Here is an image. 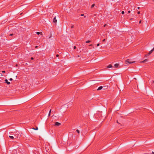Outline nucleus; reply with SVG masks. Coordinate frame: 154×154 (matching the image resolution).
Returning a JSON list of instances; mask_svg holds the SVG:
<instances>
[{"instance_id":"obj_1","label":"nucleus","mask_w":154,"mask_h":154,"mask_svg":"<svg viewBox=\"0 0 154 154\" xmlns=\"http://www.w3.org/2000/svg\"><path fill=\"white\" fill-rule=\"evenodd\" d=\"M21 135L19 133H18L17 132H16L15 134V139H18L20 138V137Z\"/></svg>"},{"instance_id":"obj_2","label":"nucleus","mask_w":154,"mask_h":154,"mask_svg":"<svg viewBox=\"0 0 154 154\" xmlns=\"http://www.w3.org/2000/svg\"><path fill=\"white\" fill-rule=\"evenodd\" d=\"M135 62L134 61H131L129 59H127L125 61V63L127 64H131Z\"/></svg>"},{"instance_id":"obj_3","label":"nucleus","mask_w":154,"mask_h":154,"mask_svg":"<svg viewBox=\"0 0 154 154\" xmlns=\"http://www.w3.org/2000/svg\"><path fill=\"white\" fill-rule=\"evenodd\" d=\"M53 22L55 23H56L57 22V20L56 19V17H55L53 19Z\"/></svg>"},{"instance_id":"obj_4","label":"nucleus","mask_w":154,"mask_h":154,"mask_svg":"<svg viewBox=\"0 0 154 154\" xmlns=\"http://www.w3.org/2000/svg\"><path fill=\"white\" fill-rule=\"evenodd\" d=\"M60 123L58 122H55V125L56 126H59L60 125Z\"/></svg>"},{"instance_id":"obj_5","label":"nucleus","mask_w":154,"mask_h":154,"mask_svg":"<svg viewBox=\"0 0 154 154\" xmlns=\"http://www.w3.org/2000/svg\"><path fill=\"white\" fill-rule=\"evenodd\" d=\"M5 82L8 85H9L10 83V82H8V80L7 79L5 80Z\"/></svg>"},{"instance_id":"obj_6","label":"nucleus","mask_w":154,"mask_h":154,"mask_svg":"<svg viewBox=\"0 0 154 154\" xmlns=\"http://www.w3.org/2000/svg\"><path fill=\"white\" fill-rule=\"evenodd\" d=\"M154 48H153L152 50H151L149 52V54H151L152 52L154 51Z\"/></svg>"},{"instance_id":"obj_7","label":"nucleus","mask_w":154,"mask_h":154,"mask_svg":"<svg viewBox=\"0 0 154 154\" xmlns=\"http://www.w3.org/2000/svg\"><path fill=\"white\" fill-rule=\"evenodd\" d=\"M103 87L102 86H100L98 88V89H97V90H101V89H103Z\"/></svg>"},{"instance_id":"obj_8","label":"nucleus","mask_w":154,"mask_h":154,"mask_svg":"<svg viewBox=\"0 0 154 154\" xmlns=\"http://www.w3.org/2000/svg\"><path fill=\"white\" fill-rule=\"evenodd\" d=\"M103 87V89L105 90L107 89L108 88V86H104Z\"/></svg>"},{"instance_id":"obj_9","label":"nucleus","mask_w":154,"mask_h":154,"mask_svg":"<svg viewBox=\"0 0 154 154\" xmlns=\"http://www.w3.org/2000/svg\"><path fill=\"white\" fill-rule=\"evenodd\" d=\"M119 64L116 63L114 65V66H115V67L117 68L118 67V66H119Z\"/></svg>"},{"instance_id":"obj_10","label":"nucleus","mask_w":154,"mask_h":154,"mask_svg":"<svg viewBox=\"0 0 154 154\" xmlns=\"http://www.w3.org/2000/svg\"><path fill=\"white\" fill-rule=\"evenodd\" d=\"M147 61H148V60L147 59H146L144 60H143V61H142V62L143 63H145Z\"/></svg>"},{"instance_id":"obj_11","label":"nucleus","mask_w":154,"mask_h":154,"mask_svg":"<svg viewBox=\"0 0 154 154\" xmlns=\"http://www.w3.org/2000/svg\"><path fill=\"white\" fill-rule=\"evenodd\" d=\"M108 68H111L112 67V66L111 64H109L107 67Z\"/></svg>"},{"instance_id":"obj_12","label":"nucleus","mask_w":154,"mask_h":154,"mask_svg":"<svg viewBox=\"0 0 154 154\" xmlns=\"http://www.w3.org/2000/svg\"><path fill=\"white\" fill-rule=\"evenodd\" d=\"M9 137L11 138V139H13L14 138V137L13 136H9Z\"/></svg>"},{"instance_id":"obj_13","label":"nucleus","mask_w":154,"mask_h":154,"mask_svg":"<svg viewBox=\"0 0 154 154\" xmlns=\"http://www.w3.org/2000/svg\"><path fill=\"white\" fill-rule=\"evenodd\" d=\"M51 109H50V111H49V114H48V116H50V114H51Z\"/></svg>"},{"instance_id":"obj_14","label":"nucleus","mask_w":154,"mask_h":154,"mask_svg":"<svg viewBox=\"0 0 154 154\" xmlns=\"http://www.w3.org/2000/svg\"><path fill=\"white\" fill-rule=\"evenodd\" d=\"M32 129H34L35 130H38V128L37 127H36V128H32Z\"/></svg>"},{"instance_id":"obj_15","label":"nucleus","mask_w":154,"mask_h":154,"mask_svg":"<svg viewBox=\"0 0 154 154\" xmlns=\"http://www.w3.org/2000/svg\"><path fill=\"white\" fill-rule=\"evenodd\" d=\"M90 42H91L90 41L88 40V41H86V43H88Z\"/></svg>"},{"instance_id":"obj_16","label":"nucleus","mask_w":154,"mask_h":154,"mask_svg":"<svg viewBox=\"0 0 154 154\" xmlns=\"http://www.w3.org/2000/svg\"><path fill=\"white\" fill-rule=\"evenodd\" d=\"M94 5H95L94 4H93V5H92L91 6V8H93V7H94Z\"/></svg>"},{"instance_id":"obj_17","label":"nucleus","mask_w":154,"mask_h":154,"mask_svg":"<svg viewBox=\"0 0 154 154\" xmlns=\"http://www.w3.org/2000/svg\"><path fill=\"white\" fill-rule=\"evenodd\" d=\"M76 131L78 133V134H79L80 133V131L78 130H76Z\"/></svg>"},{"instance_id":"obj_18","label":"nucleus","mask_w":154,"mask_h":154,"mask_svg":"<svg viewBox=\"0 0 154 154\" xmlns=\"http://www.w3.org/2000/svg\"><path fill=\"white\" fill-rule=\"evenodd\" d=\"M40 32H36V34H37V35H39L40 34Z\"/></svg>"},{"instance_id":"obj_19","label":"nucleus","mask_w":154,"mask_h":154,"mask_svg":"<svg viewBox=\"0 0 154 154\" xmlns=\"http://www.w3.org/2000/svg\"><path fill=\"white\" fill-rule=\"evenodd\" d=\"M149 53H148V54H146L145 56L146 57H147V56H149Z\"/></svg>"},{"instance_id":"obj_20","label":"nucleus","mask_w":154,"mask_h":154,"mask_svg":"<svg viewBox=\"0 0 154 154\" xmlns=\"http://www.w3.org/2000/svg\"><path fill=\"white\" fill-rule=\"evenodd\" d=\"M124 13H125V12H124V11H122V14H124Z\"/></svg>"},{"instance_id":"obj_21","label":"nucleus","mask_w":154,"mask_h":154,"mask_svg":"<svg viewBox=\"0 0 154 154\" xmlns=\"http://www.w3.org/2000/svg\"><path fill=\"white\" fill-rule=\"evenodd\" d=\"M9 80L10 81H12L13 80V79L12 78H10L9 79Z\"/></svg>"},{"instance_id":"obj_22","label":"nucleus","mask_w":154,"mask_h":154,"mask_svg":"<svg viewBox=\"0 0 154 154\" xmlns=\"http://www.w3.org/2000/svg\"><path fill=\"white\" fill-rule=\"evenodd\" d=\"M140 13V11H138V12H137V14H139Z\"/></svg>"},{"instance_id":"obj_23","label":"nucleus","mask_w":154,"mask_h":154,"mask_svg":"<svg viewBox=\"0 0 154 154\" xmlns=\"http://www.w3.org/2000/svg\"><path fill=\"white\" fill-rule=\"evenodd\" d=\"M13 35V34H11L10 35V36H12Z\"/></svg>"},{"instance_id":"obj_24","label":"nucleus","mask_w":154,"mask_h":154,"mask_svg":"<svg viewBox=\"0 0 154 154\" xmlns=\"http://www.w3.org/2000/svg\"><path fill=\"white\" fill-rule=\"evenodd\" d=\"M31 60H33L34 58H33V57H31Z\"/></svg>"},{"instance_id":"obj_25","label":"nucleus","mask_w":154,"mask_h":154,"mask_svg":"<svg viewBox=\"0 0 154 154\" xmlns=\"http://www.w3.org/2000/svg\"><path fill=\"white\" fill-rule=\"evenodd\" d=\"M99 45H100V44L99 43H98L97 44V46H99Z\"/></svg>"},{"instance_id":"obj_26","label":"nucleus","mask_w":154,"mask_h":154,"mask_svg":"<svg viewBox=\"0 0 154 154\" xmlns=\"http://www.w3.org/2000/svg\"><path fill=\"white\" fill-rule=\"evenodd\" d=\"M76 47L75 46H74V49H76Z\"/></svg>"},{"instance_id":"obj_27","label":"nucleus","mask_w":154,"mask_h":154,"mask_svg":"<svg viewBox=\"0 0 154 154\" xmlns=\"http://www.w3.org/2000/svg\"><path fill=\"white\" fill-rule=\"evenodd\" d=\"M106 24L104 25V27H105L106 26Z\"/></svg>"},{"instance_id":"obj_28","label":"nucleus","mask_w":154,"mask_h":154,"mask_svg":"<svg viewBox=\"0 0 154 154\" xmlns=\"http://www.w3.org/2000/svg\"><path fill=\"white\" fill-rule=\"evenodd\" d=\"M2 72L3 73H5V71H2Z\"/></svg>"},{"instance_id":"obj_29","label":"nucleus","mask_w":154,"mask_h":154,"mask_svg":"<svg viewBox=\"0 0 154 154\" xmlns=\"http://www.w3.org/2000/svg\"><path fill=\"white\" fill-rule=\"evenodd\" d=\"M105 39H103V42H104V41H105Z\"/></svg>"},{"instance_id":"obj_30","label":"nucleus","mask_w":154,"mask_h":154,"mask_svg":"<svg viewBox=\"0 0 154 154\" xmlns=\"http://www.w3.org/2000/svg\"><path fill=\"white\" fill-rule=\"evenodd\" d=\"M130 12H131V11H128V13H130Z\"/></svg>"},{"instance_id":"obj_31","label":"nucleus","mask_w":154,"mask_h":154,"mask_svg":"<svg viewBox=\"0 0 154 154\" xmlns=\"http://www.w3.org/2000/svg\"><path fill=\"white\" fill-rule=\"evenodd\" d=\"M84 15V14H82L81 15V16H83Z\"/></svg>"},{"instance_id":"obj_32","label":"nucleus","mask_w":154,"mask_h":154,"mask_svg":"<svg viewBox=\"0 0 154 154\" xmlns=\"http://www.w3.org/2000/svg\"><path fill=\"white\" fill-rule=\"evenodd\" d=\"M59 56V55H58V54H57V55H56V57H58Z\"/></svg>"},{"instance_id":"obj_33","label":"nucleus","mask_w":154,"mask_h":154,"mask_svg":"<svg viewBox=\"0 0 154 154\" xmlns=\"http://www.w3.org/2000/svg\"><path fill=\"white\" fill-rule=\"evenodd\" d=\"M141 23V20H140V21H139V23Z\"/></svg>"},{"instance_id":"obj_34","label":"nucleus","mask_w":154,"mask_h":154,"mask_svg":"<svg viewBox=\"0 0 154 154\" xmlns=\"http://www.w3.org/2000/svg\"><path fill=\"white\" fill-rule=\"evenodd\" d=\"M152 154H154V152H152Z\"/></svg>"},{"instance_id":"obj_35","label":"nucleus","mask_w":154,"mask_h":154,"mask_svg":"<svg viewBox=\"0 0 154 154\" xmlns=\"http://www.w3.org/2000/svg\"><path fill=\"white\" fill-rule=\"evenodd\" d=\"M37 47H38V46H35V48H37Z\"/></svg>"},{"instance_id":"obj_36","label":"nucleus","mask_w":154,"mask_h":154,"mask_svg":"<svg viewBox=\"0 0 154 154\" xmlns=\"http://www.w3.org/2000/svg\"><path fill=\"white\" fill-rule=\"evenodd\" d=\"M139 8H140V7H138L137 8V9H139Z\"/></svg>"},{"instance_id":"obj_37","label":"nucleus","mask_w":154,"mask_h":154,"mask_svg":"<svg viewBox=\"0 0 154 154\" xmlns=\"http://www.w3.org/2000/svg\"><path fill=\"white\" fill-rule=\"evenodd\" d=\"M73 27V26H72L71 28H72Z\"/></svg>"},{"instance_id":"obj_38","label":"nucleus","mask_w":154,"mask_h":154,"mask_svg":"<svg viewBox=\"0 0 154 154\" xmlns=\"http://www.w3.org/2000/svg\"><path fill=\"white\" fill-rule=\"evenodd\" d=\"M153 1H154V0H153Z\"/></svg>"}]
</instances>
